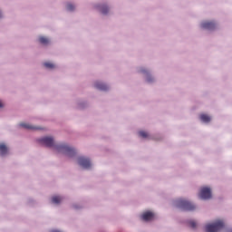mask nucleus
Returning a JSON list of instances; mask_svg holds the SVG:
<instances>
[{"instance_id": "obj_1", "label": "nucleus", "mask_w": 232, "mask_h": 232, "mask_svg": "<svg viewBox=\"0 0 232 232\" xmlns=\"http://www.w3.org/2000/svg\"><path fill=\"white\" fill-rule=\"evenodd\" d=\"M40 144H44L47 148H53L58 151V153H63V155H67V157H73L75 155V150L66 144L55 145V141H53V138L52 137H44L38 140Z\"/></svg>"}, {"instance_id": "obj_2", "label": "nucleus", "mask_w": 232, "mask_h": 232, "mask_svg": "<svg viewBox=\"0 0 232 232\" xmlns=\"http://www.w3.org/2000/svg\"><path fill=\"white\" fill-rule=\"evenodd\" d=\"M176 206L177 208H180L184 211H193L195 209V205L182 198H179L176 201Z\"/></svg>"}, {"instance_id": "obj_3", "label": "nucleus", "mask_w": 232, "mask_h": 232, "mask_svg": "<svg viewBox=\"0 0 232 232\" xmlns=\"http://www.w3.org/2000/svg\"><path fill=\"white\" fill-rule=\"evenodd\" d=\"M224 227V221L218 219L212 224H208L205 227L206 232H218Z\"/></svg>"}, {"instance_id": "obj_4", "label": "nucleus", "mask_w": 232, "mask_h": 232, "mask_svg": "<svg viewBox=\"0 0 232 232\" xmlns=\"http://www.w3.org/2000/svg\"><path fill=\"white\" fill-rule=\"evenodd\" d=\"M199 198H202V200H209V198H211V188L203 187L200 189Z\"/></svg>"}, {"instance_id": "obj_5", "label": "nucleus", "mask_w": 232, "mask_h": 232, "mask_svg": "<svg viewBox=\"0 0 232 232\" xmlns=\"http://www.w3.org/2000/svg\"><path fill=\"white\" fill-rule=\"evenodd\" d=\"M78 164L84 169H90V168H92V161H90V159L85 157H80L78 159Z\"/></svg>"}, {"instance_id": "obj_6", "label": "nucleus", "mask_w": 232, "mask_h": 232, "mask_svg": "<svg viewBox=\"0 0 232 232\" xmlns=\"http://www.w3.org/2000/svg\"><path fill=\"white\" fill-rule=\"evenodd\" d=\"M217 24L215 22H203L201 24V28H204L205 30H215Z\"/></svg>"}, {"instance_id": "obj_7", "label": "nucleus", "mask_w": 232, "mask_h": 232, "mask_svg": "<svg viewBox=\"0 0 232 232\" xmlns=\"http://www.w3.org/2000/svg\"><path fill=\"white\" fill-rule=\"evenodd\" d=\"M154 218L155 214H153L151 211H147L141 216L142 220H145V222H150V220H153Z\"/></svg>"}, {"instance_id": "obj_8", "label": "nucleus", "mask_w": 232, "mask_h": 232, "mask_svg": "<svg viewBox=\"0 0 232 232\" xmlns=\"http://www.w3.org/2000/svg\"><path fill=\"white\" fill-rule=\"evenodd\" d=\"M95 88H97L98 90H102V92H106V90H108V85L98 82L95 83Z\"/></svg>"}, {"instance_id": "obj_9", "label": "nucleus", "mask_w": 232, "mask_h": 232, "mask_svg": "<svg viewBox=\"0 0 232 232\" xmlns=\"http://www.w3.org/2000/svg\"><path fill=\"white\" fill-rule=\"evenodd\" d=\"M20 126L21 128H24L25 130H41V128L39 127H34L28 123H24V122L20 123Z\"/></svg>"}, {"instance_id": "obj_10", "label": "nucleus", "mask_w": 232, "mask_h": 232, "mask_svg": "<svg viewBox=\"0 0 232 232\" xmlns=\"http://www.w3.org/2000/svg\"><path fill=\"white\" fill-rule=\"evenodd\" d=\"M6 153H8V148L6 147V145H5V143H1L0 144V155L2 157H4V155H6Z\"/></svg>"}, {"instance_id": "obj_11", "label": "nucleus", "mask_w": 232, "mask_h": 232, "mask_svg": "<svg viewBox=\"0 0 232 232\" xmlns=\"http://www.w3.org/2000/svg\"><path fill=\"white\" fill-rule=\"evenodd\" d=\"M199 118H200V121H202V122L211 121V117H209V115H207V114H201Z\"/></svg>"}, {"instance_id": "obj_12", "label": "nucleus", "mask_w": 232, "mask_h": 232, "mask_svg": "<svg viewBox=\"0 0 232 232\" xmlns=\"http://www.w3.org/2000/svg\"><path fill=\"white\" fill-rule=\"evenodd\" d=\"M53 204H61L63 202V198L60 196H54L52 198Z\"/></svg>"}, {"instance_id": "obj_13", "label": "nucleus", "mask_w": 232, "mask_h": 232, "mask_svg": "<svg viewBox=\"0 0 232 232\" xmlns=\"http://www.w3.org/2000/svg\"><path fill=\"white\" fill-rule=\"evenodd\" d=\"M39 43H41V44H48V43H50V40L46 37L41 36L39 38Z\"/></svg>"}, {"instance_id": "obj_14", "label": "nucleus", "mask_w": 232, "mask_h": 232, "mask_svg": "<svg viewBox=\"0 0 232 232\" xmlns=\"http://www.w3.org/2000/svg\"><path fill=\"white\" fill-rule=\"evenodd\" d=\"M100 10H101L102 14H103L104 15L106 14H108V12H109L108 6H106V5L100 6Z\"/></svg>"}, {"instance_id": "obj_15", "label": "nucleus", "mask_w": 232, "mask_h": 232, "mask_svg": "<svg viewBox=\"0 0 232 232\" xmlns=\"http://www.w3.org/2000/svg\"><path fill=\"white\" fill-rule=\"evenodd\" d=\"M44 65L45 66V68H49V70H53V68H55V64L52 63H44Z\"/></svg>"}, {"instance_id": "obj_16", "label": "nucleus", "mask_w": 232, "mask_h": 232, "mask_svg": "<svg viewBox=\"0 0 232 232\" xmlns=\"http://www.w3.org/2000/svg\"><path fill=\"white\" fill-rule=\"evenodd\" d=\"M140 137H142L143 139H147L148 137V132L141 130L139 132Z\"/></svg>"}, {"instance_id": "obj_17", "label": "nucleus", "mask_w": 232, "mask_h": 232, "mask_svg": "<svg viewBox=\"0 0 232 232\" xmlns=\"http://www.w3.org/2000/svg\"><path fill=\"white\" fill-rule=\"evenodd\" d=\"M188 225L190 227H192V229H195V227H197V222L193 220L188 221Z\"/></svg>"}, {"instance_id": "obj_18", "label": "nucleus", "mask_w": 232, "mask_h": 232, "mask_svg": "<svg viewBox=\"0 0 232 232\" xmlns=\"http://www.w3.org/2000/svg\"><path fill=\"white\" fill-rule=\"evenodd\" d=\"M67 10H69V12H72V10H75V6L72 4H68Z\"/></svg>"}, {"instance_id": "obj_19", "label": "nucleus", "mask_w": 232, "mask_h": 232, "mask_svg": "<svg viewBox=\"0 0 232 232\" xmlns=\"http://www.w3.org/2000/svg\"><path fill=\"white\" fill-rule=\"evenodd\" d=\"M148 82H151V79L147 78Z\"/></svg>"}, {"instance_id": "obj_20", "label": "nucleus", "mask_w": 232, "mask_h": 232, "mask_svg": "<svg viewBox=\"0 0 232 232\" xmlns=\"http://www.w3.org/2000/svg\"><path fill=\"white\" fill-rule=\"evenodd\" d=\"M0 108H3V102H0Z\"/></svg>"}, {"instance_id": "obj_21", "label": "nucleus", "mask_w": 232, "mask_h": 232, "mask_svg": "<svg viewBox=\"0 0 232 232\" xmlns=\"http://www.w3.org/2000/svg\"><path fill=\"white\" fill-rule=\"evenodd\" d=\"M230 232H232V230Z\"/></svg>"}]
</instances>
